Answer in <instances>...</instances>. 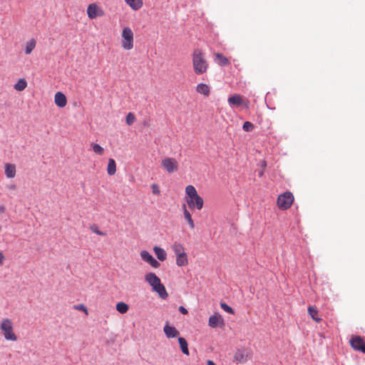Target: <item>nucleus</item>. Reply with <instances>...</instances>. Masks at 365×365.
<instances>
[{
	"label": "nucleus",
	"instance_id": "obj_4",
	"mask_svg": "<svg viewBox=\"0 0 365 365\" xmlns=\"http://www.w3.org/2000/svg\"><path fill=\"white\" fill-rule=\"evenodd\" d=\"M121 46L125 50L133 48V32L130 27H125L123 29Z\"/></svg>",
	"mask_w": 365,
	"mask_h": 365
},
{
	"label": "nucleus",
	"instance_id": "obj_29",
	"mask_svg": "<svg viewBox=\"0 0 365 365\" xmlns=\"http://www.w3.org/2000/svg\"><path fill=\"white\" fill-rule=\"evenodd\" d=\"M172 248H173V251L175 252L176 256H178L179 254H184V253H185V251H184L183 246L180 243H179V242H175L173 244Z\"/></svg>",
	"mask_w": 365,
	"mask_h": 365
},
{
	"label": "nucleus",
	"instance_id": "obj_41",
	"mask_svg": "<svg viewBox=\"0 0 365 365\" xmlns=\"http://www.w3.org/2000/svg\"><path fill=\"white\" fill-rule=\"evenodd\" d=\"M5 212V207L4 205H0V214H2Z\"/></svg>",
	"mask_w": 365,
	"mask_h": 365
},
{
	"label": "nucleus",
	"instance_id": "obj_22",
	"mask_svg": "<svg viewBox=\"0 0 365 365\" xmlns=\"http://www.w3.org/2000/svg\"><path fill=\"white\" fill-rule=\"evenodd\" d=\"M215 58L217 60L216 63L220 66H225L229 63L228 59L221 53H216Z\"/></svg>",
	"mask_w": 365,
	"mask_h": 365
},
{
	"label": "nucleus",
	"instance_id": "obj_3",
	"mask_svg": "<svg viewBox=\"0 0 365 365\" xmlns=\"http://www.w3.org/2000/svg\"><path fill=\"white\" fill-rule=\"evenodd\" d=\"M0 331L7 341H16L18 339L14 330V323L9 318H4L0 322Z\"/></svg>",
	"mask_w": 365,
	"mask_h": 365
},
{
	"label": "nucleus",
	"instance_id": "obj_2",
	"mask_svg": "<svg viewBox=\"0 0 365 365\" xmlns=\"http://www.w3.org/2000/svg\"><path fill=\"white\" fill-rule=\"evenodd\" d=\"M192 63L196 74L200 75L207 71L208 63L203 56L202 51L199 48H195L193 51Z\"/></svg>",
	"mask_w": 365,
	"mask_h": 365
},
{
	"label": "nucleus",
	"instance_id": "obj_38",
	"mask_svg": "<svg viewBox=\"0 0 365 365\" xmlns=\"http://www.w3.org/2000/svg\"><path fill=\"white\" fill-rule=\"evenodd\" d=\"M179 311L183 314H186L188 312L187 310L182 306L179 307Z\"/></svg>",
	"mask_w": 365,
	"mask_h": 365
},
{
	"label": "nucleus",
	"instance_id": "obj_25",
	"mask_svg": "<svg viewBox=\"0 0 365 365\" xmlns=\"http://www.w3.org/2000/svg\"><path fill=\"white\" fill-rule=\"evenodd\" d=\"M107 172L109 175H113L116 172L115 161L112 158L108 160Z\"/></svg>",
	"mask_w": 365,
	"mask_h": 365
},
{
	"label": "nucleus",
	"instance_id": "obj_33",
	"mask_svg": "<svg viewBox=\"0 0 365 365\" xmlns=\"http://www.w3.org/2000/svg\"><path fill=\"white\" fill-rule=\"evenodd\" d=\"M255 128V125L250 121H246L243 123L242 129L246 132L252 131Z\"/></svg>",
	"mask_w": 365,
	"mask_h": 365
},
{
	"label": "nucleus",
	"instance_id": "obj_13",
	"mask_svg": "<svg viewBox=\"0 0 365 365\" xmlns=\"http://www.w3.org/2000/svg\"><path fill=\"white\" fill-rule=\"evenodd\" d=\"M163 331L168 338H175L179 334V331L174 327L166 324Z\"/></svg>",
	"mask_w": 365,
	"mask_h": 365
},
{
	"label": "nucleus",
	"instance_id": "obj_40",
	"mask_svg": "<svg viewBox=\"0 0 365 365\" xmlns=\"http://www.w3.org/2000/svg\"><path fill=\"white\" fill-rule=\"evenodd\" d=\"M4 259V256L3 253L0 251V266L3 264Z\"/></svg>",
	"mask_w": 365,
	"mask_h": 365
},
{
	"label": "nucleus",
	"instance_id": "obj_21",
	"mask_svg": "<svg viewBox=\"0 0 365 365\" xmlns=\"http://www.w3.org/2000/svg\"><path fill=\"white\" fill-rule=\"evenodd\" d=\"M178 342L182 352L185 355H189L188 346L185 339L180 336L178 338Z\"/></svg>",
	"mask_w": 365,
	"mask_h": 365
},
{
	"label": "nucleus",
	"instance_id": "obj_34",
	"mask_svg": "<svg viewBox=\"0 0 365 365\" xmlns=\"http://www.w3.org/2000/svg\"><path fill=\"white\" fill-rule=\"evenodd\" d=\"M93 152L98 155H103L104 149L98 144H93Z\"/></svg>",
	"mask_w": 365,
	"mask_h": 365
},
{
	"label": "nucleus",
	"instance_id": "obj_35",
	"mask_svg": "<svg viewBox=\"0 0 365 365\" xmlns=\"http://www.w3.org/2000/svg\"><path fill=\"white\" fill-rule=\"evenodd\" d=\"M73 309H75L76 310L83 312L86 316L88 315V309L84 306V304H76V305H73Z\"/></svg>",
	"mask_w": 365,
	"mask_h": 365
},
{
	"label": "nucleus",
	"instance_id": "obj_1",
	"mask_svg": "<svg viewBox=\"0 0 365 365\" xmlns=\"http://www.w3.org/2000/svg\"><path fill=\"white\" fill-rule=\"evenodd\" d=\"M145 281L152 287L153 289L158 293L159 296L165 299L168 294L165 286L161 283L160 278L153 272H150L145 276Z\"/></svg>",
	"mask_w": 365,
	"mask_h": 365
},
{
	"label": "nucleus",
	"instance_id": "obj_19",
	"mask_svg": "<svg viewBox=\"0 0 365 365\" xmlns=\"http://www.w3.org/2000/svg\"><path fill=\"white\" fill-rule=\"evenodd\" d=\"M176 264L179 267H183L188 264V260L187 257L186 253L184 254H179L178 256H176Z\"/></svg>",
	"mask_w": 365,
	"mask_h": 365
},
{
	"label": "nucleus",
	"instance_id": "obj_17",
	"mask_svg": "<svg viewBox=\"0 0 365 365\" xmlns=\"http://www.w3.org/2000/svg\"><path fill=\"white\" fill-rule=\"evenodd\" d=\"M153 250L155 252V254L157 256V258L160 261H164L166 259L167 254H166V252L163 248L155 246L153 248Z\"/></svg>",
	"mask_w": 365,
	"mask_h": 365
},
{
	"label": "nucleus",
	"instance_id": "obj_15",
	"mask_svg": "<svg viewBox=\"0 0 365 365\" xmlns=\"http://www.w3.org/2000/svg\"><path fill=\"white\" fill-rule=\"evenodd\" d=\"M125 1L132 9L135 11L140 9L143 4V0H125Z\"/></svg>",
	"mask_w": 365,
	"mask_h": 365
},
{
	"label": "nucleus",
	"instance_id": "obj_16",
	"mask_svg": "<svg viewBox=\"0 0 365 365\" xmlns=\"http://www.w3.org/2000/svg\"><path fill=\"white\" fill-rule=\"evenodd\" d=\"M230 106H240L242 104V99L240 95H234L228 98Z\"/></svg>",
	"mask_w": 365,
	"mask_h": 365
},
{
	"label": "nucleus",
	"instance_id": "obj_24",
	"mask_svg": "<svg viewBox=\"0 0 365 365\" xmlns=\"http://www.w3.org/2000/svg\"><path fill=\"white\" fill-rule=\"evenodd\" d=\"M17 91H22L27 87V82L24 78H20L14 86Z\"/></svg>",
	"mask_w": 365,
	"mask_h": 365
},
{
	"label": "nucleus",
	"instance_id": "obj_36",
	"mask_svg": "<svg viewBox=\"0 0 365 365\" xmlns=\"http://www.w3.org/2000/svg\"><path fill=\"white\" fill-rule=\"evenodd\" d=\"M151 188H152V191H153V194H155V195H159L160 194V190H159V187H158V185L153 184L151 185Z\"/></svg>",
	"mask_w": 365,
	"mask_h": 365
},
{
	"label": "nucleus",
	"instance_id": "obj_14",
	"mask_svg": "<svg viewBox=\"0 0 365 365\" xmlns=\"http://www.w3.org/2000/svg\"><path fill=\"white\" fill-rule=\"evenodd\" d=\"M16 165L11 163L5 165V175L8 178H13L16 176Z\"/></svg>",
	"mask_w": 365,
	"mask_h": 365
},
{
	"label": "nucleus",
	"instance_id": "obj_26",
	"mask_svg": "<svg viewBox=\"0 0 365 365\" xmlns=\"http://www.w3.org/2000/svg\"><path fill=\"white\" fill-rule=\"evenodd\" d=\"M104 15V11L102 8L99 7L97 4L93 3V19L100 17Z\"/></svg>",
	"mask_w": 365,
	"mask_h": 365
},
{
	"label": "nucleus",
	"instance_id": "obj_9",
	"mask_svg": "<svg viewBox=\"0 0 365 365\" xmlns=\"http://www.w3.org/2000/svg\"><path fill=\"white\" fill-rule=\"evenodd\" d=\"M351 347L357 351H360L365 354V343L364 340L359 336L353 337L350 340Z\"/></svg>",
	"mask_w": 365,
	"mask_h": 365
},
{
	"label": "nucleus",
	"instance_id": "obj_5",
	"mask_svg": "<svg viewBox=\"0 0 365 365\" xmlns=\"http://www.w3.org/2000/svg\"><path fill=\"white\" fill-rule=\"evenodd\" d=\"M294 201V196L291 192H285L279 195L277 198V205L281 210H287L289 208Z\"/></svg>",
	"mask_w": 365,
	"mask_h": 365
},
{
	"label": "nucleus",
	"instance_id": "obj_12",
	"mask_svg": "<svg viewBox=\"0 0 365 365\" xmlns=\"http://www.w3.org/2000/svg\"><path fill=\"white\" fill-rule=\"evenodd\" d=\"M55 104L59 108H63L67 104V98L62 92H57L54 96Z\"/></svg>",
	"mask_w": 365,
	"mask_h": 365
},
{
	"label": "nucleus",
	"instance_id": "obj_23",
	"mask_svg": "<svg viewBox=\"0 0 365 365\" xmlns=\"http://www.w3.org/2000/svg\"><path fill=\"white\" fill-rule=\"evenodd\" d=\"M182 207H183V214H184L185 219L187 221L190 228L193 229L195 227V224L192 219L191 214L186 209L185 205H183Z\"/></svg>",
	"mask_w": 365,
	"mask_h": 365
},
{
	"label": "nucleus",
	"instance_id": "obj_7",
	"mask_svg": "<svg viewBox=\"0 0 365 365\" xmlns=\"http://www.w3.org/2000/svg\"><path fill=\"white\" fill-rule=\"evenodd\" d=\"M249 351L246 349H238L234 356L235 361L237 364H244L247 361Z\"/></svg>",
	"mask_w": 365,
	"mask_h": 365
},
{
	"label": "nucleus",
	"instance_id": "obj_10",
	"mask_svg": "<svg viewBox=\"0 0 365 365\" xmlns=\"http://www.w3.org/2000/svg\"><path fill=\"white\" fill-rule=\"evenodd\" d=\"M187 203L190 209L201 210L203 207V199L198 195L191 199H187Z\"/></svg>",
	"mask_w": 365,
	"mask_h": 365
},
{
	"label": "nucleus",
	"instance_id": "obj_18",
	"mask_svg": "<svg viewBox=\"0 0 365 365\" xmlns=\"http://www.w3.org/2000/svg\"><path fill=\"white\" fill-rule=\"evenodd\" d=\"M308 313L311 318L316 322H320L322 319L318 316V310L314 307H308Z\"/></svg>",
	"mask_w": 365,
	"mask_h": 365
},
{
	"label": "nucleus",
	"instance_id": "obj_30",
	"mask_svg": "<svg viewBox=\"0 0 365 365\" xmlns=\"http://www.w3.org/2000/svg\"><path fill=\"white\" fill-rule=\"evenodd\" d=\"M129 307H128V305L127 304H125V302H118L117 304H116V310L120 312V314H125L128 312Z\"/></svg>",
	"mask_w": 365,
	"mask_h": 365
},
{
	"label": "nucleus",
	"instance_id": "obj_8",
	"mask_svg": "<svg viewBox=\"0 0 365 365\" xmlns=\"http://www.w3.org/2000/svg\"><path fill=\"white\" fill-rule=\"evenodd\" d=\"M140 257L143 261L148 262L154 268H158L160 265V262L156 260L147 250L141 251Z\"/></svg>",
	"mask_w": 365,
	"mask_h": 365
},
{
	"label": "nucleus",
	"instance_id": "obj_28",
	"mask_svg": "<svg viewBox=\"0 0 365 365\" xmlns=\"http://www.w3.org/2000/svg\"><path fill=\"white\" fill-rule=\"evenodd\" d=\"M36 47V41L34 38L30 39L29 41L26 42V48H25V53L26 54H30L31 51L35 48Z\"/></svg>",
	"mask_w": 365,
	"mask_h": 365
},
{
	"label": "nucleus",
	"instance_id": "obj_32",
	"mask_svg": "<svg viewBox=\"0 0 365 365\" xmlns=\"http://www.w3.org/2000/svg\"><path fill=\"white\" fill-rule=\"evenodd\" d=\"M220 307L227 313L233 314L234 310L233 309L230 307L228 304H227L225 302H221L220 303Z\"/></svg>",
	"mask_w": 365,
	"mask_h": 365
},
{
	"label": "nucleus",
	"instance_id": "obj_39",
	"mask_svg": "<svg viewBox=\"0 0 365 365\" xmlns=\"http://www.w3.org/2000/svg\"><path fill=\"white\" fill-rule=\"evenodd\" d=\"M87 14L88 17L91 19V4L88 6Z\"/></svg>",
	"mask_w": 365,
	"mask_h": 365
},
{
	"label": "nucleus",
	"instance_id": "obj_31",
	"mask_svg": "<svg viewBox=\"0 0 365 365\" xmlns=\"http://www.w3.org/2000/svg\"><path fill=\"white\" fill-rule=\"evenodd\" d=\"M135 120V116L133 113H128L125 118L126 123L131 125Z\"/></svg>",
	"mask_w": 365,
	"mask_h": 365
},
{
	"label": "nucleus",
	"instance_id": "obj_20",
	"mask_svg": "<svg viewBox=\"0 0 365 365\" xmlns=\"http://www.w3.org/2000/svg\"><path fill=\"white\" fill-rule=\"evenodd\" d=\"M196 91L197 93L203 94L206 96H208L210 94V88L207 84L205 83H199L197 86Z\"/></svg>",
	"mask_w": 365,
	"mask_h": 365
},
{
	"label": "nucleus",
	"instance_id": "obj_37",
	"mask_svg": "<svg viewBox=\"0 0 365 365\" xmlns=\"http://www.w3.org/2000/svg\"><path fill=\"white\" fill-rule=\"evenodd\" d=\"M93 232H95L99 235H106V233L102 232V231H100L97 227L93 225Z\"/></svg>",
	"mask_w": 365,
	"mask_h": 365
},
{
	"label": "nucleus",
	"instance_id": "obj_27",
	"mask_svg": "<svg viewBox=\"0 0 365 365\" xmlns=\"http://www.w3.org/2000/svg\"><path fill=\"white\" fill-rule=\"evenodd\" d=\"M185 192L188 196L187 199H191V198H193L194 197H196L197 195H198L196 189L195 188L194 186H192L191 185H187L186 187Z\"/></svg>",
	"mask_w": 365,
	"mask_h": 365
},
{
	"label": "nucleus",
	"instance_id": "obj_11",
	"mask_svg": "<svg viewBox=\"0 0 365 365\" xmlns=\"http://www.w3.org/2000/svg\"><path fill=\"white\" fill-rule=\"evenodd\" d=\"M208 324L212 328L222 327L224 325V320L220 314L215 313L209 317Z\"/></svg>",
	"mask_w": 365,
	"mask_h": 365
},
{
	"label": "nucleus",
	"instance_id": "obj_42",
	"mask_svg": "<svg viewBox=\"0 0 365 365\" xmlns=\"http://www.w3.org/2000/svg\"><path fill=\"white\" fill-rule=\"evenodd\" d=\"M207 365H215V364L212 360H208L207 361Z\"/></svg>",
	"mask_w": 365,
	"mask_h": 365
},
{
	"label": "nucleus",
	"instance_id": "obj_6",
	"mask_svg": "<svg viewBox=\"0 0 365 365\" xmlns=\"http://www.w3.org/2000/svg\"><path fill=\"white\" fill-rule=\"evenodd\" d=\"M162 166L168 173H172L178 170V162L175 158H165L162 160Z\"/></svg>",
	"mask_w": 365,
	"mask_h": 365
}]
</instances>
